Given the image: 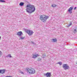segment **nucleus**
I'll use <instances>...</instances> for the list:
<instances>
[{
    "instance_id": "obj_1",
    "label": "nucleus",
    "mask_w": 77,
    "mask_h": 77,
    "mask_svg": "<svg viewBox=\"0 0 77 77\" xmlns=\"http://www.w3.org/2000/svg\"><path fill=\"white\" fill-rule=\"evenodd\" d=\"M35 7L33 5L28 4L26 6V11L29 14H32L35 11Z\"/></svg>"
},
{
    "instance_id": "obj_2",
    "label": "nucleus",
    "mask_w": 77,
    "mask_h": 77,
    "mask_svg": "<svg viewBox=\"0 0 77 77\" xmlns=\"http://www.w3.org/2000/svg\"><path fill=\"white\" fill-rule=\"evenodd\" d=\"M49 18V16L45 15H42L40 16V19L42 21L43 23H45L47 21V20Z\"/></svg>"
},
{
    "instance_id": "obj_3",
    "label": "nucleus",
    "mask_w": 77,
    "mask_h": 77,
    "mask_svg": "<svg viewBox=\"0 0 77 77\" xmlns=\"http://www.w3.org/2000/svg\"><path fill=\"white\" fill-rule=\"evenodd\" d=\"M26 70L27 72L29 73V74H32L35 73V70L33 68H27Z\"/></svg>"
},
{
    "instance_id": "obj_4",
    "label": "nucleus",
    "mask_w": 77,
    "mask_h": 77,
    "mask_svg": "<svg viewBox=\"0 0 77 77\" xmlns=\"http://www.w3.org/2000/svg\"><path fill=\"white\" fill-rule=\"evenodd\" d=\"M63 68L65 70H66V69H69L70 68L69 66L67 64H63Z\"/></svg>"
},
{
    "instance_id": "obj_5",
    "label": "nucleus",
    "mask_w": 77,
    "mask_h": 77,
    "mask_svg": "<svg viewBox=\"0 0 77 77\" xmlns=\"http://www.w3.org/2000/svg\"><path fill=\"white\" fill-rule=\"evenodd\" d=\"M26 32L29 35H32L34 33V32H33L32 31L30 30L27 29L26 31Z\"/></svg>"
},
{
    "instance_id": "obj_6",
    "label": "nucleus",
    "mask_w": 77,
    "mask_h": 77,
    "mask_svg": "<svg viewBox=\"0 0 77 77\" xmlns=\"http://www.w3.org/2000/svg\"><path fill=\"white\" fill-rule=\"evenodd\" d=\"M44 76L47 77H51V72H48L44 74Z\"/></svg>"
},
{
    "instance_id": "obj_7",
    "label": "nucleus",
    "mask_w": 77,
    "mask_h": 77,
    "mask_svg": "<svg viewBox=\"0 0 77 77\" xmlns=\"http://www.w3.org/2000/svg\"><path fill=\"white\" fill-rule=\"evenodd\" d=\"M17 35L19 37H20L21 36V35H23V33L21 31L18 32Z\"/></svg>"
},
{
    "instance_id": "obj_8",
    "label": "nucleus",
    "mask_w": 77,
    "mask_h": 77,
    "mask_svg": "<svg viewBox=\"0 0 77 77\" xmlns=\"http://www.w3.org/2000/svg\"><path fill=\"white\" fill-rule=\"evenodd\" d=\"M40 55L38 54H32V58L33 59H35V58H36L38 56H39Z\"/></svg>"
},
{
    "instance_id": "obj_9",
    "label": "nucleus",
    "mask_w": 77,
    "mask_h": 77,
    "mask_svg": "<svg viewBox=\"0 0 77 77\" xmlns=\"http://www.w3.org/2000/svg\"><path fill=\"white\" fill-rule=\"evenodd\" d=\"M5 69H3V70H0V74L1 73L2 74H4V73H5Z\"/></svg>"
},
{
    "instance_id": "obj_10",
    "label": "nucleus",
    "mask_w": 77,
    "mask_h": 77,
    "mask_svg": "<svg viewBox=\"0 0 77 77\" xmlns=\"http://www.w3.org/2000/svg\"><path fill=\"white\" fill-rule=\"evenodd\" d=\"M73 8H74V7L73 6H72L68 9V11H72V10L73 9Z\"/></svg>"
},
{
    "instance_id": "obj_11",
    "label": "nucleus",
    "mask_w": 77,
    "mask_h": 77,
    "mask_svg": "<svg viewBox=\"0 0 77 77\" xmlns=\"http://www.w3.org/2000/svg\"><path fill=\"white\" fill-rule=\"evenodd\" d=\"M24 2H21L20 3L19 5H20V6H23L24 5Z\"/></svg>"
},
{
    "instance_id": "obj_12",
    "label": "nucleus",
    "mask_w": 77,
    "mask_h": 77,
    "mask_svg": "<svg viewBox=\"0 0 77 77\" xmlns=\"http://www.w3.org/2000/svg\"><path fill=\"white\" fill-rule=\"evenodd\" d=\"M19 38H20V39H21V40H23V39H24V38H25V37H23L21 35V36H20Z\"/></svg>"
},
{
    "instance_id": "obj_13",
    "label": "nucleus",
    "mask_w": 77,
    "mask_h": 77,
    "mask_svg": "<svg viewBox=\"0 0 77 77\" xmlns=\"http://www.w3.org/2000/svg\"><path fill=\"white\" fill-rule=\"evenodd\" d=\"M51 6L53 8H55V7H56V6H57V5H56L55 4H52L51 5Z\"/></svg>"
},
{
    "instance_id": "obj_14",
    "label": "nucleus",
    "mask_w": 77,
    "mask_h": 77,
    "mask_svg": "<svg viewBox=\"0 0 77 77\" xmlns=\"http://www.w3.org/2000/svg\"><path fill=\"white\" fill-rule=\"evenodd\" d=\"M62 62H61V61H60V62H58V63H57V64H59V65H60H60H62Z\"/></svg>"
},
{
    "instance_id": "obj_15",
    "label": "nucleus",
    "mask_w": 77,
    "mask_h": 77,
    "mask_svg": "<svg viewBox=\"0 0 77 77\" xmlns=\"http://www.w3.org/2000/svg\"><path fill=\"white\" fill-rule=\"evenodd\" d=\"M52 41L53 42H56L57 39H52Z\"/></svg>"
},
{
    "instance_id": "obj_16",
    "label": "nucleus",
    "mask_w": 77,
    "mask_h": 77,
    "mask_svg": "<svg viewBox=\"0 0 77 77\" xmlns=\"http://www.w3.org/2000/svg\"><path fill=\"white\" fill-rule=\"evenodd\" d=\"M18 72H20V73H21V74H24V72H23L21 71L20 70H19Z\"/></svg>"
},
{
    "instance_id": "obj_17",
    "label": "nucleus",
    "mask_w": 77,
    "mask_h": 77,
    "mask_svg": "<svg viewBox=\"0 0 77 77\" xmlns=\"http://www.w3.org/2000/svg\"><path fill=\"white\" fill-rule=\"evenodd\" d=\"M70 24H69L68 26H67V27H69V26H71L72 25V22H70Z\"/></svg>"
},
{
    "instance_id": "obj_18",
    "label": "nucleus",
    "mask_w": 77,
    "mask_h": 77,
    "mask_svg": "<svg viewBox=\"0 0 77 77\" xmlns=\"http://www.w3.org/2000/svg\"><path fill=\"white\" fill-rule=\"evenodd\" d=\"M0 2L1 3H3L4 2H5V1L3 0H0Z\"/></svg>"
},
{
    "instance_id": "obj_19",
    "label": "nucleus",
    "mask_w": 77,
    "mask_h": 77,
    "mask_svg": "<svg viewBox=\"0 0 77 77\" xmlns=\"http://www.w3.org/2000/svg\"><path fill=\"white\" fill-rule=\"evenodd\" d=\"M41 60V59L40 58H38V59L37 61H38V62H39Z\"/></svg>"
},
{
    "instance_id": "obj_20",
    "label": "nucleus",
    "mask_w": 77,
    "mask_h": 77,
    "mask_svg": "<svg viewBox=\"0 0 77 77\" xmlns=\"http://www.w3.org/2000/svg\"><path fill=\"white\" fill-rule=\"evenodd\" d=\"M77 32V30H76V29H75L74 31V33H76V32Z\"/></svg>"
},
{
    "instance_id": "obj_21",
    "label": "nucleus",
    "mask_w": 77,
    "mask_h": 77,
    "mask_svg": "<svg viewBox=\"0 0 77 77\" xmlns=\"http://www.w3.org/2000/svg\"><path fill=\"white\" fill-rule=\"evenodd\" d=\"M32 42V44H34V45H35V43L34 42Z\"/></svg>"
},
{
    "instance_id": "obj_22",
    "label": "nucleus",
    "mask_w": 77,
    "mask_h": 77,
    "mask_svg": "<svg viewBox=\"0 0 77 77\" xmlns=\"http://www.w3.org/2000/svg\"><path fill=\"white\" fill-rule=\"evenodd\" d=\"M8 56H9L10 57H12V56L11 55V54H9Z\"/></svg>"
},
{
    "instance_id": "obj_23",
    "label": "nucleus",
    "mask_w": 77,
    "mask_h": 77,
    "mask_svg": "<svg viewBox=\"0 0 77 77\" xmlns=\"http://www.w3.org/2000/svg\"><path fill=\"white\" fill-rule=\"evenodd\" d=\"M69 13L71 14H72V11H69Z\"/></svg>"
},
{
    "instance_id": "obj_24",
    "label": "nucleus",
    "mask_w": 77,
    "mask_h": 77,
    "mask_svg": "<svg viewBox=\"0 0 77 77\" xmlns=\"http://www.w3.org/2000/svg\"><path fill=\"white\" fill-rule=\"evenodd\" d=\"M76 8H77V7H75L74 8V9H76Z\"/></svg>"
},
{
    "instance_id": "obj_25",
    "label": "nucleus",
    "mask_w": 77,
    "mask_h": 77,
    "mask_svg": "<svg viewBox=\"0 0 77 77\" xmlns=\"http://www.w3.org/2000/svg\"><path fill=\"white\" fill-rule=\"evenodd\" d=\"M0 39H1V36H0Z\"/></svg>"
},
{
    "instance_id": "obj_26",
    "label": "nucleus",
    "mask_w": 77,
    "mask_h": 77,
    "mask_svg": "<svg viewBox=\"0 0 77 77\" xmlns=\"http://www.w3.org/2000/svg\"><path fill=\"white\" fill-rule=\"evenodd\" d=\"M0 16H1V15L0 14Z\"/></svg>"
}]
</instances>
